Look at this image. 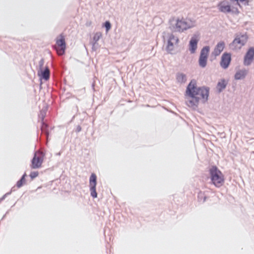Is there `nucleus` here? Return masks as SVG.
Instances as JSON below:
<instances>
[{"instance_id": "obj_10", "label": "nucleus", "mask_w": 254, "mask_h": 254, "mask_svg": "<svg viewBox=\"0 0 254 254\" xmlns=\"http://www.w3.org/2000/svg\"><path fill=\"white\" fill-rule=\"evenodd\" d=\"M199 35L195 34L191 38L189 43V49L191 53H195L196 49L197 43L199 41Z\"/></svg>"}, {"instance_id": "obj_1", "label": "nucleus", "mask_w": 254, "mask_h": 254, "mask_svg": "<svg viewBox=\"0 0 254 254\" xmlns=\"http://www.w3.org/2000/svg\"><path fill=\"white\" fill-rule=\"evenodd\" d=\"M209 95V88L205 87H197L196 81L193 79L188 85L185 98L187 105L191 108L197 107L199 102H205Z\"/></svg>"}, {"instance_id": "obj_18", "label": "nucleus", "mask_w": 254, "mask_h": 254, "mask_svg": "<svg viewBox=\"0 0 254 254\" xmlns=\"http://www.w3.org/2000/svg\"><path fill=\"white\" fill-rule=\"evenodd\" d=\"M177 80L180 83H184L187 80L186 76L183 73H178L177 75Z\"/></svg>"}, {"instance_id": "obj_21", "label": "nucleus", "mask_w": 254, "mask_h": 254, "mask_svg": "<svg viewBox=\"0 0 254 254\" xmlns=\"http://www.w3.org/2000/svg\"><path fill=\"white\" fill-rule=\"evenodd\" d=\"M102 34L101 32L96 33L93 37V41L96 43L102 37Z\"/></svg>"}, {"instance_id": "obj_3", "label": "nucleus", "mask_w": 254, "mask_h": 254, "mask_svg": "<svg viewBox=\"0 0 254 254\" xmlns=\"http://www.w3.org/2000/svg\"><path fill=\"white\" fill-rule=\"evenodd\" d=\"M195 21L191 19L185 20L183 18L178 19L175 24V28L179 32H183L194 26Z\"/></svg>"}, {"instance_id": "obj_23", "label": "nucleus", "mask_w": 254, "mask_h": 254, "mask_svg": "<svg viewBox=\"0 0 254 254\" xmlns=\"http://www.w3.org/2000/svg\"><path fill=\"white\" fill-rule=\"evenodd\" d=\"M39 175V173L37 171H34L31 172L30 174V177L31 178V179H33L37 177Z\"/></svg>"}, {"instance_id": "obj_15", "label": "nucleus", "mask_w": 254, "mask_h": 254, "mask_svg": "<svg viewBox=\"0 0 254 254\" xmlns=\"http://www.w3.org/2000/svg\"><path fill=\"white\" fill-rule=\"evenodd\" d=\"M227 85V82L224 79H221L217 83L216 88L220 92L225 88Z\"/></svg>"}, {"instance_id": "obj_4", "label": "nucleus", "mask_w": 254, "mask_h": 254, "mask_svg": "<svg viewBox=\"0 0 254 254\" xmlns=\"http://www.w3.org/2000/svg\"><path fill=\"white\" fill-rule=\"evenodd\" d=\"M65 48L66 43L64 36L63 34H61L57 38L56 43L55 45V49H56L57 54L60 56H62L64 54Z\"/></svg>"}, {"instance_id": "obj_24", "label": "nucleus", "mask_w": 254, "mask_h": 254, "mask_svg": "<svg viewBox=\"0 0 254 254\" xmlns=\"http://www.w3.org/2000/svg\"><path fill=\"white\" fill-rule=\"evenodd\" d=\"M104 26L106 29V32H108V31L111 29V25L109 21H106L105 24Z\"/></svg>"}, {"instance_id": "obj_14", "label": "nucleus", "mask_w": 254, "mask_h": 254, "mask_svg": "<svg viewBox=\"0 0 254 254\" xmlns=\"http://www.w3.org/2000/svg\"><path fill=\"white\" fill-rule=\"evenodd\" d=\"M38 75L46 80L49 79L50 77L49 69L48 67H46L43 71L42 70L39 71Z\"/></svg>"}, {"instance_id": "obj_11", "label": "nucleus", "mask_w": 254, "mask_h": 254, "mask_svg": "<svg viewBox=\"0 0 254 254\" xmlns=\"http://www.w3.org/2000/svg\"><path fill=\"white\" fill-rule=\"evenodd\" d=\"M231 61V55L228 53H224L221 57L220 65L223 68L228 67Z\"/></svg>"}, {"instance_id": "obj_5", "label": "nucleus", "mask_w": 254, "mask_h": 254, "mask_svg": "<svg viewBox=\"0 0 254 254\" xmlns=\"http://www.w3.org/2000/svg\"><path fill=\"white\" fill-rule=\"evenodd\" d=\"M248 36L247 34L237 35L233 41V45L236 49H240L247 43Z\"/></svg>"}, {"instance_id": "obj_26", "label": "nucleus", "mask_w": 254, "mask_h": 254, "mask_svg": "<svg viewBox=\"0 0 254 254\" xmlns=\"http://www.w3.org/2000/svg\"><path fill=\"white\" fill-rule=\"evenodd\" d=\"M45 127H46V125H45ZM44 125H43V126L42 127V130L43 131V129H44Z\"/></svg>"}, {"instance_id": "obj_13", "label": "nucleus", "mask_w": 254, "mask_h": 254, "mask_svg": "<svg viewBox=\"0 0 254 254\" xmlns=\"http://www.w3.org/2000/svg\"><path fill=\"white\" fill-rule=\"evenodd\" d=\"M179 39L173 35H170L168 40V49L170 50L173 49V46L178 44Z\"/></svg>"}, {"instance_id": "obj_9", "label": "nucleus", "mask_w": 254, "mask_h": 254, "mask_svg": "<svg viewBox=\"0 0 254 254\" xmlns=\"http://www.w3.org/2000/svg\"><path fill=\"white\" fill-rule=\"evenodd\" d=\"M218 7L220 11L222 12L226 13L230 12L231 11L235 12L238 13V10L236 9L235 10H232L231 8V6L229 5L228 1H223L219 3L218 4Z\"/></svg>"}, {"instance_id": "obj_22", "label": "nucleus", "mask_w": 254, "mask_h": 254, "mask_svg": "<svg viewBox=\"0 0 254 254\" xmlns=\"http://www.w3.org/2000/svg\"><path fill=\"white\" fill-rule=\"evenodd\" d=\"M231 2L237 1L238 5L240 6L239 1L243 3L245 5H248L249 4V0H230Z\"/></svg>"}, {"instance_id": "obj_19", "label": "nucleus", "mask_w": 254, "mask_h": 254, "mask_svg": "<svg viewBox=\"0 0 254 254\" xmlns=\"http://www.w3.org/2000/svg\"><path fill=\"white\" fill-rule=\"evenodd\" d=\"M26 176V173H25L21 178L20 180H19L16 184V186L17 188H19L21 187L24 184H25L26 180H25V177Z\"/></svg>"}, {"instance_id": "obj_8", "label": "nucleus", "mask_w": 254, "mask_h": 254, "mask_svg": "<svg viewBox=\"0 0 254 254\" xmlns=\"http://www.w3.org/2000/svg\"><path fill=\"white\" fill-rule=\"evenodd\" d=\"M254 59V48L251 47L246 53L244 60V64L245 65H250Z\"/></svg>"}, {"instance_id": "obj_6", "label": "nucleus", "mask_w": 254, "mask_h": 254, "mask_svg": "<svg viewBox=\"0 0 254 254\" xmlns=\"http://www.w3.org/2000/svg\"><path fill=\"white\" fill-rule=\"evenodd\" d=\"M44 154L41 151H36L32 160L31 167L32 169L39 168L42 166L43 162Z\"/></svg>"}, {"instance_id": "obj_16", "label": "nucleus", "mask_w": 254, "mask_h": 254, "mask_svg": "<svg viewBox=\"0 0 254 254\" xmlns=\"http://www.w3.org/2000/svg\"><path fill=\"white\" fill-rule=\"evenodd\" d=\"M247 73L246 70H240L236 72L235 77L236 79H241L245 77Z\"/></svg>"}, {"instance_id": "obj_12", "label": "nucleus", "mask_w": 254, "mask_h": 254, "mask_svg": "<svg viewBox=\"0 0 254 254\" xmlns=\"http://www.w3.org/2000/svg\"><path fill=\"white\" fill-rule=\"evenodd\" d=\"M225 47V43L224 42H220L215 47L212 54L215 57L219 56L223 51Z\"/></svg>"}, {"instance_id": "obj_17", "label": "nucleus", "mask_w": 254, "mask_h": 254, "mask_svg": "<svg viewBox=\"0 0 254 254\" xmlns=\"http://www.w3.org/2000/svg\"><path fill=\"white\" fill-rule=\"evenodd\" d=\"M210 48L208 46H205L202 48L200 52L199 57L207 59Z\"/></svg>"}, {"instance_id": "obj_25", "label": "nucleus", "mask_w": 254, "mask_h": 254, "mask_svg": "<svg viewBox=\"0 0 254 254\" xmlns=\"http://www.w3.org/2000/svg\"><path fill=\"white\" fill-rule=\"evenodd\" d=\"M4 196H3L2 197H1V198H0V203L1 202V201L4 199Z\"/></svg>"}, {"instance_id": "obj_7", "label": "nucleus", "mask_w": 254, "mask_h": 254, "mask_svg": "<svg viewBox=\"0 0 254 254\" xmlns=\"http://www.w3.org/2000/svg\"><path fill=\"white\" fill-rule=\"evenodd\" d=\"M96 180L97 177L95 174H91L89 180V186L91 195L93 198H96L97 196V193L96 190Z\"/></svg>"}, {"instance_id": "obj_20", "label": "nucleus", "mask_w": 254, "mask_h": 254, "mask_svg": "<svg viewBox=\"0 0 254 254\" xmlns=\"http://www.w3.org/2000/svg\"><path fill=\"white\" fill-rule=\"evenodd\" d=\"M207 59L199 57V65L202 67H204L206 66L207 64Z\"/></svg>"}, {"instance_id": "obj_2", "label": "nucleus", "mask_w": 254, "mask_h": 254, "mask_svg": "<svg viewBox=\"0 0 254 254\" xmlns=\"http://www.w3.org/2000/svg\"><path fill=\"white\" fill-rule=\"evenodd\" d=\"M209 175L212 184L217 188L222 187L225 182L224 176L216 166L209 169Z\"/></svg>"}]
</instances>
